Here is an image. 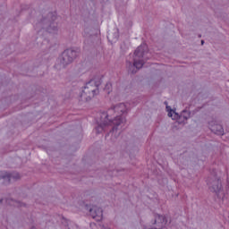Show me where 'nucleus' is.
I'll return each instance as SVG.
<instances>
[{"label":"nucleus","instance_id":"obj_7","mask_svg":"<svg viewBox=\"0 0 229 229\" xmlns=\"http://www.w3.org/2000/svg\"><path fill=\"white\" fill-rule=\"evenodd\" d=\"M209 129L213 133H216V135H224L225 130L223 129V126L221 124H218L216 121H211L209 123Z\"/></svg>","mask_w":229,"mask_h":229},{"label":"nucleus","instance_id":"obj_11","mask_svg":"<svg viewBox=\"0 0 229 229\" xmlns=\"http://www.w3.org/2000/svg\"><path fill=\"white\" fill-rule=\"evenodd\" d=\"M56 31V26H50L49 29L47 30L48 33H55Z\"/></svg>","mask_w":229,"mask_h":229},{"label":"nucleus","instance_id":"obj_6","mask_svg":"<svg viewBox=\"0 0 229 229\" xmlns=\"http://www.w3.org/2000/svg\"><path fill=\"white\" fill-rule=\"evenodd\" d=\"M89 214L95 221H101L103 219V209L101 208L93 207L89 208Z\"/></svg>","mask_w":229,"mask_h":229},{"label":"nucleus","instance_id":"obj_2","mask_svg":"<svg viewBox=\"0 0 229 229\" xmlns=\"http://www.w3.org/2000/svg\"><path fill=\"white\" fill-rule=\"evenodd\" d=\"M99 94V89H98V85L94 82V81H90L86 84L81 93V98L83 101H89L92 99L94 96Z\"/></svg>","mask_w":229,"mask_h":229},{"label":"nucleus","instance_id":"obj_5","mask_svg":"<svg viewBox=\"0 0 229 229\" xmlns=\"http://www.w3.org/2000/svg\"><path fill=\"white\" fill-rule=\"evenodd\" d=\"M76 56H78V51L70 48L65 50L58 60L61 63V65L65 67V65H69Z\"/></svg>","mask_w":229,"mask_h":229},{"label":"nucleus","instance_id":"obj_1","mask_svg":"<svg viewBox=\"0 0 229 229\" xmlns=\"http://www.w3.org/2000/svg\"><path fill=\"white\" fill-rule=\"evenodd\" d=\"M126 112H128V107H126L125 104L121 103L108 109L106 113H102L97 131H102L106 126L113 124L114 127L110 131V135L114 138L119 137L121 131H123V128H124V123H126V118L121 115L126 114Z\"/></svg>","mask_w":229,"mask_h":229},{"label":"nucleus","instance_id":"obj_13","mask_svg":"<svg viewBox=\"0 0 229 229\" xmlns=\"http://www.w3.org/2000/svg\"><path fill=\"white\" fill-rule=\"evenodd\" d=\"M107 38L110 40V38H110V35H109V36H107Z\"/></svg>","mask_w":229,"mask_h":229},{"label":"nucleus","instance_id":"obj_10","mask_svg":"<svg viewBox=\"0 0 229 229\" xmlns=\"http://www.w3.org/2000/svg\"><path fill=\"white\" fill-rule=\"evenodd\" d=\"M105 90L107 92V94H110L112 91V83L108 82L105 87Z\"/></svg>","mask_w":229,"mask_h":229},{"label":"nucleus","instance_id":"obj_14","mask_svg":"<svg viewBox=\"0 0 229 229\" xmlns=\"http://www.w3.org/2000/svg\"><path fill=\"white\" fill-rule=\"evenodd\" d=\"M111 42H115V40L112 39Z\"/></svg>","mask_w":229,"mask_h":229},{"label":"nucleus","instance_id":"obj_12","mask_svg":"<svg viewBox=\"0 0 229 229\" xmlns=\"http://www.w3.org/2000/svg\"><path fill=\"white\" fill-rule=\"evenodd\" d=\"M12 203H10V205H13L14 207H19V202L17 201H13V200H11Z\"/></svg>","mask_w":229,"mask_h":229},{"label":"nucleus","instance_id":"obj_15","mask_svg":"<svg viewBox=\"0 0 229 229\" xmlns=\"http://www.w3.org/2000/svg\"><path fill=\"white\" fill-rule=\"evenodd\" d=\"M201 44H204V41H201Z\"/></svg>","mask_w":229,"mask_h":229},{"label":"nucleus","instance_id":"obj_4","mask_svg":"<svg viewBox=\"0 0 229 229\" xmlns=\"http://www.w3.org/2000/svg\"><path fill=\"white\" fill-rule=\"evenodd\" d=\"M166 112L168 117L173 119V121H177L179 124L185 123V121L191 117V113L189 111H182L180 115L178 113H176V109H173L169 106H166Z\"/></svg>","mask_w":229,"mask_h":229},{"label":"nucleus","instance_id":"obj_8","mask_svg":"<svg viewBox=\"0 0 229 229\" xmlns=\"http://www.w3.org/2000/svg\"><path fill=\"white\" fill-rule=\"evenodd\" d=\"M21 175L19 174H9L6 172H0V179L4 178V180H8V182H12V179L17 180Z\"/></svg>","mask_w":229,"mask_h":229},{"label":"nucleus","instance_id":"obj_9","mask_svg":"<svg viewBox=\"0 0 229 229\" xmlns=\"http://www.w3.org/2000/svg\"><path fill=\"white\" fill-rule=\"evenodd\" d=\"M228 184L225 187L219 183V182H216L213 187L211 188V191L213 192H216V194H219V192H224L225 189H228Z\"/></svg>","mask_w":229,"mask_h":229},{"label":"nucleus","instance_id":"obj_3","mask_svg":"<svg viewBox=\"0 0 229 229\" xmlns=\"http://www.w3.org/2000/svg\"><path fill=\"white\" fill-rule=\"evenodd\" d=\"M147 49L148 47L146 45H141L135 50L133 67L136 69H142V65H144V55H146Z\"/></svg>","mask_w":229,"mask_h":229}]
</instances>
